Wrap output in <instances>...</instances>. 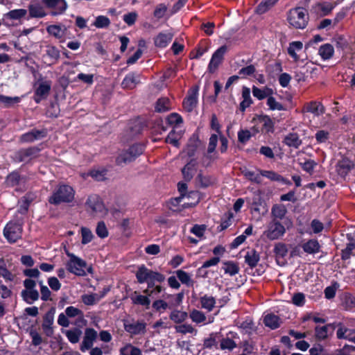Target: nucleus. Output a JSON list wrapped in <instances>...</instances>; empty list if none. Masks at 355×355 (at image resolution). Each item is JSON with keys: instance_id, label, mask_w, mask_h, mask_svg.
Wrapping results in <instances>:
<instances>
[{"instance_id": "1", "label": "nucleus", "mask_w": 355, "mask_h": 355, "mask_svg": "<svg viewBox=\"0 0 355 355\" xmlns=\"http://www.w3.org/2000/svg\"><path fill=\"white\" fill-rule=\"evenodd\" d=\"M74 198V191L68 185H60L49 198V202L53 205H59L62 202H71Z\"/></svg>"}, {"instance_id": "2", "label": "nucleus", "mask_w": 355, "mask_h": 355, "mask_svg": "<svg viewBox=\"0 0 355 355\" xmlns=\"http://www.w3.org/2000/svg\"><path fill=\"white\" fill-rule=\"evenodd\" d=\"M288 21L291 26L295 28H304L308 23V13L301 7L291 9L288 14Z\"/></svg>"}, {"instance_id": "3", "label": "nucleus", "mask_w": 355, "mask_h": 355, "mask_svg": "<svg viewBox=\"0 0 355 355\" xmlns=\"http://www.w3.org/2000/svg\"><path fill=\"white\" fill-rule=\"evenodd\" d=\"M144 151V146L143 144H135L127 150L121 152L117 157L116 162L118 164H128L141 155Z\"/></svg>"}, {"instance_id": "4", "label": "nucleus", "mask_w": 355, "mask_h": 355, "mask_svg": "<svg viewBox=\"0 0 355 355\" xmlns=\"http://www.w3.org/2000/svg\"><path fill=\"white\" fill-rule=\"evenodd\" d=\"M136 277L140 284L149 281H157V282L161 283L165 279V277L162 274L153 271L144 265L138 268Z\"/></svg>"}, {"instance_id": "5", "label": "nucleus", "mask_w": 355, "mask_h": 355, "mask_svg": "<svg viewBox=\"0 0 355 355\" xmlns=\"http://www.w3.org/2000/svg\"><path fill=\"white\" fill-rule=\"evenodd\" d=\"M286 233L285 227L278 220L272 219L267 225L263 236L269 240H277L282 237Z\"/></svg>"}, {"instance_id": "6", "label": "nucleus", "mask_w": 355, "mask_h": 355, "mask_svg": "<svg viewBox=\"0 0 355 355\" xmlns=\"http://www.w3.org/2000/svg\"><path fill=\"white\" fill-rule=\"evenodd\" d=\"M23 284L25 289L21 292V296L27 304H31L40 297L39 292L35 289L36 282L32 279H26Z\"/></svg>"}, {"instance_id": "7", "label": "nucleus", "mask_w": 355, "mask_h": 355, "mask_svg": "<svg viewBox=\"0 0 355 355\" xmlns=\"http://www.w3.org/2000/svg\"><path fill=\"white\" fill-rule=\"evenodd\" d=\"M22 227L17 221H10L3 230V235L10 243H15L21 237Z\"/></svg>"}, {"instance_id": "8", "label": "nucleus", "mask_w": 355, "mask_h": 355, "mask_svg": "<svg viewBox=\"0 0 355 355\" xmlns=\"http://www.w3.org/2000/svg\"><path fill=\"white\" fill-rule=\"evenodd\" d=\"M67 255L70 257L69 261L67 263V270L76 275H85V268L87 266L86 262L73 254L68 253Z\"/></svg>"}, {"instance_id": "9", "label": "nucleus", "mask_w": 355, "mask_h": 355, "mask_svg": "<svg viewBox=\"0 0 355 355\" xmlns=\"http://www.w3.org/2000/svg\"><path fill=\"white\" fill-rule=\"evenodd\" d=\"M227 51V46L223 45L213 53L207 68L209 73H213L217 70Z\"/></svg>"}, {"instance_id": "10", "label": "nucleus", "mask_w": 355, "mask_h": 355, "mask_svg": "<svg viewBox=\"0 0 355 355\" xmlns=\"http://www.w3.org/2000/svg\"><path fill=\"white\" fill-rule=\"evenodd\" d=\"M86 205L95 216H103L106 214L105 206L98 196L92 195L89 196Z\"/></svg>"}, {"instance_id": "11", "label": "nucleus", "mask_w": 355, "mask_h": 355, "mask_svg": "<svg viewBox=\"0 0 355 355\" xmlns=\"http://www.w3.org/2000/svg\"><path fill=\"white\" fill-rule=\"evenodd\" d=\"M42 3L48 9L51 10L53 16L63 14L67 8L65 0H42Z\"/></svg>"}, {"instance_id": "12", "label": "nucleus", "mask_w": 355, "mask_h": 355, "mask_svg": "<svg viewBox=\"0 0 355 355\" xmlns=\"http://www.w3.org/2000/svg\"><path fill=\"white\" fill-rule=\"evenodd\" d=\"M40 149L37 147H31L18 150L15 153L14 159L19 162H28L32 159L36 157L39 153Z\"/></svg>"}, {"instance_id": "13", "label": "nucleus", "mask_w": 355, "mask_h": 355, "mask_svg": "<svg viewBox=\"0 0 355 355\" xmlns=\"http://www.w3.org/2000/svg\"><path fill=\"white\" fill-rule=\"evenodd\" d=\"M55 309H51L46 312L44 316L42 324V330L45 335L51 337L53 335V322H54Z\"/></svg>"}, {"instance_id": "14", "label": "nucleus", "mask_w": 355, "mask_h": 355, "mask_svg": "<svg viewBox=\"0 0 355 355\" xmlns=\"http://www.w3.org/2000/svg\"><path fill=\"white\" fill-rule=\"evenodd\" d=\"M239 338V337L237 333L233 331L228 332L226 335V337L223 338L220 340V348L222 350H233L237 347L236 340H238Z\"/></svg>"}, {"instance_id": "15", "label": "nucleus", "mask_w": 355, "mask_h": 355, "mask_svg": "<svg viewBox=\"0 0 355 355\" xmlns=\"http://www.w3.org/2000/svg\"><path fill=\"white\" fill-rule=\"evenodd\" d=\"M46 136V130L33 129L20 137L21 142L31 143L41 139Z\"/></svg>"}, {"instance_id": "16", "label": "nucleus", "mask_w": 355, "mask_h": 355, "mask_svg": "<svg viewBox=\"0 0 355 355\" xmlns=\"http://www.w3.org/2000/svg\"><path fill=\"white\" fill-rule=\"evenodd\" d=\"M51 87V82L49 80L40 83L35 92V101L38 103L42 99L45 98L49 94Z\"/></svg>"}, {"instance_id": "17", "label": "nucleus", "mask_w": 355, "mask_h": 355, "mask_svg": "<svg viewBox=\"0 0 355 355\" xmlns=\"http://www.w3.org/2000/svg\"><path fill=\"white\" fill-rule=\"evenodd\" d=\"M141 83V76L136 72L128 73L123 78L121 86L124 89H132Z\"/></svg>"}, {"instance_id": "18", "label": "nucleus", "mask_w": 355, "mask_h": 355, "mask_svg": "<svg viewBox=\"0 0 355 355\" xmlns=\"http://www.w3.org/2000/svg\"><path fill=\"white\" fill-rule=\"evenodd\" d=\"M97 338V332L94 329L88 328L85 331V336L80 347L81 351L84 352L90 349L94 343V341Z\"/></svg>"}, {"instance_id": "19", "label": "nucleus", "mask_w": 355, "mask_h": 355, "mask_svg": "<svg viewBox=\"0 0 355 355\" xmlns=\"http://www.w3.org/2000/svg\"><path fill=\"white\" fill-rule=\"evenodd\" d=\"M354 164L348 158L344 157L336 164V171L341 177H345L354 168Z\"/></svg>"}, {"instance_id": "20", "label": "nucleus", "mask_w": 355, "mask_h": 355, "mask_svg": "<svg viewBox=\"0 0 355 355\" xmlns=\"http://www.w3.org/2000/svg\"><path fill=\"white\" fill-rule=\"evenodd\" d=\"M124 328L125 330L131 335L144 334L146 332V323L139 321L132 323H125Z\"/></svg>"}, {"instance_id": "21", "label": "nucleus", "mask_w": 355, "mask_h": 355, "mask_svg": "<svg viewBox=\"0 0 355 355\" xmlns=\"http://www.w3.org/2000/svg\"><path fill=\"white\" fill-rule=\"evenodd\" d=\"M198 102V89H194L184 99L183 107L187 112H191L196 107Z\"/></svg>"}, {"instance_id": "22", "label": "nucleus", "mask_w": 355, "mask_h": 355, "mask_svg": "<svg viewBox=\"0 0 355 355\" xmlns=\"http://www.w3.org/2000/svg\"><path fill=\"white\" fill-rule=\"evenodd\" d=\"M29 16L31 18H42L46 15L44 7L39 3H31L28 6Z\"/></svg>"}, {"instance_id": "23", "label": "nucleus", "mask_w": 355, "mask_h": 355, "mask_svg": "<svg viewBox=\"0 0 355 355\" xmlns=\"http://www.w3.org/2000/svg\"><path fill=\"white\" fill-rule=\"evenodd\" d=\"M173 34L171 33H160L155 38V44L159 48L166 47L172 40Z\"/></svg>"}, {"instance_id": "24", "label": "nucleus", "mask_w": 355, "mask_h": 355, "mask_svg": "<svg viewBox=\"0 0 355 355\" xmlns=\"http://www.w3.org/2000/svg\"><path fill=\"white\" fill-rule=\"evenodd\" d=\"M355 331L353 329L340 327L336 331L337 338L339 339H347L355 343Z\"/></svg>"}, {"instance_id": "25", "label": "nucleus", "mask_w": 355, "mask_h": 355, "mask_svg": "<svg viewBox=\"0 0 355 355\" xmlns=\"http://www.w3.org/2000/svg\"><path fill=\"white\" fill-rule=\"evenodd\" d=\"M348 243H347L346 248L342 250V259L347 260L350 258L352 252L355 249V238L351 234H347Z\"/></svg>"}, {"instance_id": "26", "label": "nucleus", "mask_w": 355, "mask_h": 355, "mask_svg": "<svg viewBox=\"0 0 355 355\" xmlns=\"http://www.w3.org/2000/svg\"><path fill=\"white\" fill-rule=\"evenodd\" d=\"M259 260V254L255 250L248 251L245 255V261L251 268L256 267Z\"/></svg>"}, {"instance_id": "27", "label": "nucleus", "mask_w": 355, "mask_h": 355, "mask_svg": "<svg viewBox=\"0 0 355 355\" xmlns=\"http://www.w3.org/2000/svg\"><path fill=\"white\" fill-rule=\"evenodd\" d=\"M25 178L21 177L18 173L13 172L8 175L6 178V184L9 187L21 186L25 183Z\"/></svg>"}, {"instance_id": "28", "label": "nucleus", "mask_w": 355, "mask_h": 355, "mask_svg": "<svg viewBox=\"0 0 355 355\" xmlns=\"http://www.w3.org/2000/svg\"><path fill=\"white\" fill-rule=\"evenodd\" d=\"M305 110L308 112L313 114L315 116H318L324 112V106L319 102L312 101L308 103Z\"/></svg>"}, {"instance_id": "29", "label": "nucleus", "mask_w": 355, "mask_h": 355, "mask_svg": "<svg viewBox=\"0 0 355 355\" xmlns=\"http://www.w3.org/2000/svg\"><path fill=\"white\" fill-rule=\"evenodd\" d=\"M334 53V49L333 45L330 44H324L320 46L318 49V54L324 60H327L331 58Z\"/></svg>"}, {"instance_id": "30", "label": "nucleus", "mask_w": 355, "mask_h": 355, "mask_svg": "<svg viewBox=\"0 0 355 355\" xmlns=\"http://www.w3.org/2000/svg\"><path fill=\"white\" fill-rule=\"evenodd\" d=\"M303 250L308 254H315L320 252V245L315 239H310L302 245Z\"/></svg>"}, {"instance_id": "31", "label": "nucleus", "mask_w": 355, "mask_h": 355, "mask_svg": "<svg viewBox=\"0 0 355 355\" xmlns=\"http://www.w3.org/2000/svg\"><path fill=\"white\" fill-rule=\"evenodd\" d=\"M200 302L202 309L210 312L215 306L216 299L211 295H205L200 298Z\"/></svg>"}, {"instance_id": "32", "label": "nucleus", "mask_w": 355, "mask_h": 355, "mask_svg": "<svg viewBox=\"0 0 355 355\" xmlns=\"http://www.w3.org/2000/svg\"><path fill=\"white\" fill-rule=\"evenodd\" d=\"M302 43L299 41L293 42L289 44L288 53L293 58L295 62H297L300 60L297 53L302 51Z\"/></svg>"}, {"instance_id": "33", "label": "nucleus", "mask_w": 355, "mask_h": 355, "mask_svg": "<svg viewBox=\"0 0 355 355\" xmlns=\"http://www.w3.org/2000/svg\"><path fill=\"white\" fill-rule=\"evenodd\" d=\"M26 9H14L3 15V17L10 20H20L27 15Z\"/></svg>"}, {"instance_id": "34", "label": "nucleus", "mask_w": 355, "mask_h": 355, "mask_svg": "<svg viewBox=\"0 0 355 355\" xmlns=\"http://www.w3.org/2000/svg\"><path fill=\"white\" fill-rule=\"evenodd\" d=\"M263 323L266 327H270L271 329H275L279 327L280 319L277 315L270 313L265 315L263 318Z\"/></svg>"}, {"instance_id": "35", "label": "nucleus", "mask_w": 355, "mask_h": 355, "mask_svg": "<svg viewBox=\"0 0 355 355\" xmlns=\"http://www.w3.org/2000/svg\"><path fill=\"white\" fill-rule=\"evenodd\" d=\"M273 93V90L271 88L265 87L263 89L258 88L255 86L252 87V94L254 97L259 100H262L266 97H269Z\"/></svg>"}, {"instance_id": "36", "label": "nucleus", "mask_w": 355, "mask_h": 355, "mask_svg": "<svg viewBox=\"0 0 355 355\" xmlns=\"http://www.w3.org/2000/svg\"><path fill=\"white\" fill-rule=\"evenodd\" d=\"M284 143L289 147L297 148L302 144V140L297 133H289L284 138Z\"/></svg>"}, {"instance_id": "37", "label": "nucleus", "mask_w": 355, "mask_h": 355, "mask_svg": "<svg viewBox=\"0 0 355 355\" xmlns=\"http://www.w3.org/2000/svg\"><path fill=\"white\" fill-rule=\"evenodd\" d=\"M196 161L192 159L182 168V175L186 180L189 181L192 179L196 170Z\"/></svg>"}, {"instance_id": "38", "label": "nucleus", "mask_w": 355, "mask_h": 355, "mask_svg": "<svg viewBox=\"0 0 355 355\" xmlns=\"http://www.w3.org/2000/svg\"><path fill=\"white\" fill-rule=\"evenodd\" d=\"M188 317V313L178 309H173L170 315L169 318L177 324H180L186 320Z\"/></svg>"}, {"instance_id": "39", "label": "nucleus", "mask_w": 355, "mask_h": 355, "mask_svg": "<svg viewBox=\"0 0 355 355\" xmlns=\"http://www.w3.org/2000/svg\"><path fill=\"white\" fill-rule=\"evenodd\" d=\"M243 101L240 103V110L244 112L252 103L250 96V90L248 87H244L242 90Z\"/></svg>"}, {"instance_id": "40", "label": "nucleus", "mask_w": 355, "mask_h": 355, "mask_svg": "<svg viewBox=\"0 0 355 355\" xmlns=\"http://www.w3.org/2000/svg\"><path fill=\"white\" fill-rule=\"evenodd\" d=\"M130 298L133 304L142 305L145 306L146 309L149 308L150 300L148 296L139 295L137 292H135Z\"/></svg>"}, {"instance_id": "41", "label": "nucleus", "mask_w": 355, "mask_h": 355, "mask_svg": "<svg viewBox=\"0 0 355 355\" xmlns=\"http://www.w3.org/2000/svg\"><path fill=\"white\" fill-rule=\"evenodd\" d=\"M171 109V102L168 98L162 97L157 100L155 110L158 112H164Z\"/></svg>"}, {"instance_id": "42", "label": "nucleus", "mask_w": 355, "mask_h": 355, "mask_svg": "<svg viewBox=\"0 0 355 355\" xmlns=\"http://www.w3.org/2000/svg\"><path fill=\"white\" fill-rule=\"evenodd\" d=\"M287 210L284 205H275L271 209V215L273 219H282L285 216Z\"/></svg>"}, {"instance_id": "43", "label": "nucleus", "mask_w": 355, "mask_h": 355, "mask_svg": "<svg viewBox=\"0 0 355 355\" xmlns=\"http://www.w3.org/2000/svg\"><path fill=\"white\" fill-rule=\"evenodd\" d=\"M121 355H141V351L131 344H126L119 350Z\"/></svg>"}, {"instance_id": "44", "label": "nucleus", "mask_w": 355, "mask_h": 355, "mask_svg": "<svg viewBox=\"0 0 355 355\" xmlns=\"http://www.w3.org/2000/svg\"><path fill=\"white\" fill-rule=\"evenodd\" d=\"M278 0H262L256 8L258 14H263L272 7Z\"/></svg>"}, {"instance_id": "45", "label": "nucleus", "mask_w": 355, "mask_h": 355, "mask_svg": "<svg viewBox=\"0 0 355 355\" xmlns=\"http://www.w3.org/2000/svg\"><path fill=\"white\" fill-rule=\"evenodd\" d=\"M274 252L275 254L276 259L277 262H279V259L285 257L288 253L286 245L282 243H277L274 248Z\"/></svg>"}, {"instance_id": "46", "label": "nucleus", "mask_w": 355, "mask_h": 355, "mask_svg": "<svg viewBox=\"0 0 355 355\" xmlns=\"http://www.w3.org/2000/svg\"><path fill=\"white\" fill-rule=\"evenodd\" d=\"M176 276L182 284L187 286H193V280L191 276L184 270H178L175 272Z\"/></svg>"}, {"instance_id": "47", "label": "nucleus", "mask_w": 355, "mask_h": 355, "mask_svg": "<svg viewBox=\"0 0 355 355\" xmlns=\"http://www.w3.org/2000/svg\"><path fill=\"white\" fill-rule=\"evenodd\" d=\"M110 19L104 15H99L96 17L93 25L97 28H106L110 25Z\"/></svg>"}, {"instance_id": "48", "label": "nucleus", "mask_w": 355, "mask_h": 355, "mask_svg": "<svg viewBox=\"0 0 355 355\" xmlns=\"http://www.w3.org/2000/svg\"><path fill=\"white\" fill-rule=\"evenodd\" d=\"M173 307V304H168L162 300H155L153 303V308L159 313H164L167 309H172Z\"/></svg>"}, {"instance_id": "49", "label": "nucleus", "mask_w": 355, "mask_h": 355, "mask_svg": "<svg viewBox=\"0 0 355 355\" xmlns=\"http://www.w3.org/2000/svg\"><path fill=\"white\" fill-rule=\"evenodd\" d=\"M189 317L193 322L197 324L204 322L207 319L203 312L196 309H193L190 312Z\"/></svg>"}, {"instance_id": "50", "label": "nucleus", "mask_w": 355, "mask_h": 355, "mask_svg": "<svg viewBox=\"0 0 355 355\" xmlns=\"http://www.w3.org/2000/svg\"><path fill=\"white\" fill-rule=\"evenodd\" d=\"M80 234L82 237L81 243L83 245H86L90 243L94 239V234L87 227H81Z\"/></svg>"}, {"instance_id": "51", "label": "nucleus", "mask_w": 355, "mask_h": 355, "mask_svg": "<svg viewBox=\"0 0 355 355\" xmlns=\"http://www.w3.org/2000/svg\"><path fill=\"white\" fill-rule=\"evenodd\" d=\"M330 324H327L322 327H316L315 329V337L319 340H323L328 337V330L330 327Z\"/></svg>"}, {"instance_id": "52", "label": "nucleus", "mask_w": 355, "mask_h": 355, "mask_svg": "<svg viewBox=\"0 0 355 355\" xmlns=\"http://www.w3.org/2000/svg\"><path fill=\"white\" fill-rule=\"evenodd\" d=\"M197 180L203 187H207L215 182V178L210 175H204L201 173L197 176Z\"/></svg>"}, {"instance_id": "53", "label": "nucleus", "mask_w": 355, "mask_h": 355, "mask_svg": "<svg viewBox=\"0 0 355 355\" xmlns=\"http://www.w3.org/2000/svg\"><path fill=\"white\" fill-rule=\"evenodd\" d=\"M47 32L56 38H61L64 35V30L58 25H51L46 28Z\"/></svg>"}, {"instance_id": "54", "label": "nucleus", "mask_w": 355, "mask_h": 355, "mask_svg": "<svg viewBox=\"0 0 355 355\" xmlns=\"http://www.w3.org/2000/svg\"><path fill=\"white\" fill-rule=\"evenodd\" d=\"M259 173L261 176L265 177L271 181L278 182L282 180V175L273 171L260 170Z\"/></svg>"}, {"instance_id": "55", "label": "nucleus", "mask_w": 355, "mask_h": 355, "mask_svg": "<svg viewBox=\"0 0 355 355\" xmlns=\"http://www.w3.org/2000/svg\"><path fill=\"white\" fill-rule=\"evenodd\" d=\"M81 336V331L79 329L68 330L66 332V336L71 343H77Z\"/></svg>"}, {"instance_id": "56", "label": "nucleus", "mask_w": 355, "mask_h": 355, "mask_svg": "<svg viewBox=\"0 0 355 355\" xmlns=\"http://www.w3.org/2000/svg\"><path fill=\"white\" fill-rule=\"evenodd\" d=\"M69 318L78 317L79 318H83V311L74 306H70L66 308L64 313Z\"/></svg>"}, {"instance_id": "57", "label": "nucleus", "mask_w": 355, "mask_h": 355, "mask_svg": "<svg viewBox=\"0 0 355 355\" xmlns=\"http://www.w3.org/2000/svg\"><path fill=\"white\" fill-rule=\"evenodd\" d=\"M45 52L51 60H57L60 58V51L53 46H47Z\"/></svg>"}, {"instance_id": "58", "label": "nucleus", "mask_w": 355, "mask_h": 355, "mask_svg": "<svg viewBox=\"0 0 355 355\" xmlns=\"http://www.w3.org/2000/svg\"><path fill=\"white\" fill-rule=\"evenodd\" d=\"M175 329L176 332L182 334H186L188 333L192 334L194 331H196L193 326L189 324H182L180 325L175 326Z\"/></svg>"}, {"instance_id": "59", "label": "nucleus", "mask_w": 355, "mask_h": 355, "mask_svg": "<svg viewBox=\"0 0 355 355\" xmlns=\"http://www.w3.org/2000/svg\"><path fill=\"white\" fill-rule=\"evenodd\" d=\"M82 300L86 305H93L99 301L98 294L84 295L82 297Z\"/></svg>"}, {"instance_id": "60", "label": "nucleus", "mask_w": 355, "mask_h": 355, "mask_svg": "<svg viewBox=\"0 0 355 355\" xmlns=\"http://www.w3.org/2000/svg\"><path fill=\"white\" fill-rule=\"evenodd\" d=\"M244 176L252 182L257 184L261 182V178L260 174H257L254 171L245 170L243 171Z\"/></svg>"}, {"instance_id": "61", "label": "nucleus", "mask_w": 355, "mask_h": 355, "mask_svg": "<svg viewBox=\"0 0 355 355\" xmlns=\"http://www.w3.org/2000/svg\"><path fill=\"white\" fill-rule=\"evenodd\" d=\"M36 198V195L35 193H28L24 197V205L21 207V213H26L28 210V207L29 204L34 200Z\"/></svg>"}, {"instance_id": "62", "label": "nucleus", "mask_w": 355, "mask_h": 355, "mask_svg": "<svg viewBox=\"0 0 355 355\" xmlns=\"http://www.w3.org/2000/svg\"><path fill=\"white\" fill-rule=\"evenodd\" d=\"M260 121L262 123L263 130L266 132H272L273 122L270 117L267 116H263Z\"/></svg>"}, {"instance_id": "63", "label": "nucleus", "mask_w": 355, "mask_h": 355, "mask_svg": "<svg viewBox=\"0 0 355 355\" xmlns=\"http://www.w3.org/2000/svg\"><path fill=\"white\" fill-rule=\"evenodd\" d=\"M223 269L225 273H227L231 276L234 275L239 272L238 266L232 262L225 263Z\"/></svg>"}, {"instance_id": "64", "label": "nucleus", "mask_w": 355, "mask_h": 355, "mask_svg": "<svg viewBox=\"0 0 355 355\" xmlns=\"http://www.w3.org/2000/svg\"><path fill=\"white\" fill-rule=\"evenodd\" d=\"M138 17V14L136 12H128L123 16L124 22L128 25H133Z\"/></svg>"}]
</instances>
